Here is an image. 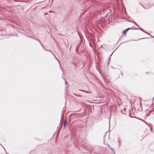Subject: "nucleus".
I'll return each mask as SVG.
<instances>
[{
  "instance_id": "f257e3e1",
  "label": "nucleus",
  "mask_w": 154,
  "mask_h": 154,
  "mask_svg": "<svg viewBox=\"0 0 154 154\" xmlns=\"http://www.w3.org/2000/svg\"><path fill=\"white\" fill-rule=\"evenodd\" d=\"M142 6L145 9H148L151 7L150 5L149 4H148V5H145V6H143V5H142Z\"/></svg>"
},
{
  "instance_id": "f03ea898",
  "label": "nucleus",
  "mask_w": 154,
  "mask_h": 154,
  "mask_svg": "<svg viewBox=\"0 0 154 154\" xmlns=\"http://www.w3.org/2000/svg\"><path fill=\"white\" fill-rule=\"evenodd\" d=\"M153 112V111H152V110H150V111H149V113H148L147 114H146V116H149L150 115V113H151L152 112Z\"/></svg>"
},
{
  "instance_id": "7ed1b4c3",
  "label": "nucleus",
  "mask_w": 154,
  "mask_h": 154,
  "mask_svg": "<svg viewBox=\"0 0 154 154\" xmlns=\"http://www.w3.org/2000/svg\"><path fill=\"white\" fill-rule=\"evenodd\" d=\"M128 31V29H125L123 31V34L124 35H125L126 32H127Z\"/></svg>"
},
{
  "instance_id": "20e7f679",
  "label": "nucleus",
  "mask_w": 154,
  "mask_h": 154,
  "mask_svg": "<svg viewBox=\"0 0 154 154\" xmlns=\"http://www.w3.org/2000/svg\"><path fill=\"white\" fill-rule=\"evenodd\" d=\"M55 58L57 60V61H58V63H59V64H60V66L61 67V65H60V61H59V60L58 59H57V58L55 57Z\"/></svg>"
},
{
  "instance_id": "39448f33",
  "label": "nucleus",
  "mask_w": 154,
  "mask_h": 154,
  "mask_svg": "<svg viewBox=\"0 0 154 154\" xmlns=\"http://www.w3.org/2000/svg\"><path fill=\"white\" fill-rule=\"evenodd\" d=\"M139 119L140 120H141L142 121H143V122H144L146 124H147V122H146V121H144V120H143V119Z\"/></svg>"
},
{
  "instance_id": "423d86ee",
  "label": "nucleus",
  "mask_w": 154,
  "mask_h": 154,
  "mask_svg": "<svg viewBox=\"0 0 154 154\" xmlns=\"http://www.w3.org/2000/svg\"><path fill=\"white\" fill-rule=\"evenodd\" d=\"M63 124L64 126L66 124V120H64L63 122Z\"/></svg>"
},
{
  "instance_id": "0eeeda50",
  "label": "nucleus",
  "mask_w": 154,
  "mask_h": 154,
  "mask_svg": "<svg viewBox=\"0 0 154 154\" xmlns=\"http://www.w3.org/2000/svg\"><path fill=\"white\" fill-rule=\"evenodd\" d=\"M133 22L137 26H139L133 20Z\"/></svg>"
},
{
  "instance_id": "6e6552de",
  "label": "nucleus",
  "mask_w": 154,
  "mask_h": 154,
  "mask_svg": "<svg viewBox=\"0 0 154 154\" xmlns=\"http://www.w3.org/2000/svg\"><path fill=\"white\" fill-rule=\"evenodd\" d=\"M149 126V127H150V126H151V125L150 124H148L147 123V124H146Z\"/></svg>"
},
{
  "instance_id": "1a4fd4ad",
  "label": "nucleus",
  "mask_w": 154,
  "mask_h": 154,
  "mask_svg": "<svg viewBox=\"0 0 154 154\" xmlns=\"http://www.w3.org/2000/svg\"><path fill=\"white\" fill-rule=\"evenodd\" d=\"M63 79H64V81H65V84H66V79H65V78H63Z\"/></svg>"
},
{
  "instance_id": "9d476101",
  "label": "nucleus",
  "mask_w": 154,
  "mask_h": 154,
  "mask_svg": "<svg viewBox=\"0 0 154 154\" xmlns=\"http://www.w3.org/2000/svg\"><path fill=\"white\" fill-rule=\"evenodd\" d=\"M111 149L112 150H113V152H114V154H115V151H114V149H113V148H111Z\"/></svg>"
},
{
  "instance_id": "9b49d317",
  "label": "nucleus",
  "mask_w": 154,
  "mask_h": 154,
  "mask_svg": "<svg viewBox=\"0 0 154 154\" xmlns=\"http://www.w3.org/2000/svg\"><path fill=\"white\" fill-rule=\"evenodd\" d=\"M141 31L144 32H145V31L142 29H141Z\"/></svg>"
},
{
  "instance_id": "f8f14e48",
  "label": "nucleus",
  "mask_w": 154,
  "mask_h": 154,
  "mask_svg": "<svg viewBox=\"0 0 154 154\" xmlns=\"http://www.w3.org/2000/svg\"><path fill=\"white\" fill-rule=\"evenodd\" d=\"M145 33H146V34H148V35H150V36H151V35H150L149 34L148 32H146V31H145Z\"/></svg>"
},
{
  "instance_id": "ddd939ff",
  "label": "nucleus",
  "mask_w": 154,
  "mask_h": 154,
  "mask_svg": "<svg viewBox=\"0 0 154 154\" xmlns=\"http://www.w3.org/2000/svg\"><path fill=\"white\" fill-rule=\"evenodd\" d=\"M110 126V121L109 120V128Z\"/></svg>"
},
{
  "instance_id": "4468645a",
  "label": "nucleus",
  "mask_w": 154,
  "mask_h": 154,
  "mask_svg": "<svg viewBox=\"0 0 154 154\" xmlns=\"http://www.w3.org/2000/svg\"><path fill=\"white\" fill-rule=\"evenodd\" d=\"M131 28H128L127 29H128V30L129 29H130Z\"/></svg>"
},
{
  "instance_id": "2eb2a0df",
  "label": "nucleus",
  "mask_w": 154,
  "mask_h": 154,
  "mask_svg": "<svg viewBox=\"0 0 154 154\" xmlns=\"http://www.w3.org/2000/svg\"><path fill=\"white\" fill-rule=\"evenodd\" d=\"M45 49V50L47 51H50V52H51V51H48V50H46V49Z\"/></svg>"
},
{
  "instance_id": "dca6fc26",
  "label": "nucleus",
  "mask_w": 154,
  "mask_h": 154,
  "mask_svg": "<svg viewBox=\"0 0 154 154\" xmlns=\"http://www.w3.org/2000/svg\"><path fill=\"white\" fill-rule=\"evenodd\" d=\"M141 29H142L141 28H140V29H139V28H137V29H140V30H141Z\"/></svg>"
},
{
  "instance_id": "f3484780",
  "label": "nucleus",
  "mask_w": 154,
  "mask_h": 154,
  "mask_svg": "<svg viewBox=\"0 0 154 154\" xmlns=\"http://www.w3.org/2000/svg\"><path fill=\"white\" fill-rule=\"evenodd\" d=\"M60 67V68H61V69H62V70L63 71V72H64L63 71V70L62 69V68H61V67Z\"/></svg>"
},
{
  "instance_id": "a211bd4d",
  "label": "nucleus",
  "mask_w": 154,
  "mask_h": 154,
  "mask_svg": "<svg viewBox=\"0 0 154 154\" xmlns=\"http://www.w3.org/2000/svg\"><path fill=\"white\" fill-rule=\"evenodd\" d=\"M60 67V68H61V69H62V70L63 71V72H64L63 71V70L62 69V68H61V67Z\"/></svg>"
},
{
  "instance_id": "6ab92c4d",
  "label": "nucleus",
  "mask_w": 154,
  "mask_h": 154,
  "mask_svg": "<svg viewBox=\"0 0 154 154\" xmlns=\"http://www.w3.org/2000/svg\"><path fill=\"white\" fill-rule=\"evenodd\" d=\"M121 75H123V73H122V72H121Z\"/></svg>"
},
{
  "instance_id": "aec40b11",
  "label": "nucleus",
  "mask_w": 154,
  "mask_h": 154,
  "mask_svg": "<svg viewBox=\"0 0 154 154\" xmlns=\"http://www.w3.org/2000/svg\"><path fill=\"white\" fill-rule=\"evenodd\" d=\"M37 40L39 41V42L41 44V43H40V42L39 41V40L38 39H37Z\"/></svg>"
},
{
  "instance_id": "412c9836",
  "label": "nucleus",
  "mask_w": 154,
  "mask_h": 154,
  "mask_svg": "<svg viewBox=\"0 0 154 154\" xmlns=\"http://www.w3.org/2000/svg\"><path fill=\"white\" fill-rule=\"evenodd\" d=\"M113 52H113L111 54V55H110V56H111L112 55V54L113 53Z\"/></svg>"
},
{
  "instance_id": "4be33fe9",
  "label": "nucleus",
  "mask_w": 154,
  "mask_h": 154,
  "mask_svg": "<svg viewBox=\"0 0 154 154\" xmlns=\"http://www.w3.org/2000/svg\"><path fill=\"white\" fill-rule=\"evenodd\" d=\"M140 106H141V105H141V102H140Z\"/></svg>"
},
{
  "instance_id": "5701e85b",
  "label": "nucleus",
  "mask_w": 154,
  "mask_h": 154,
  "mask_svg": "<svg viewBox=\"0 0 154 154\" xmlns=\"http://www.w3.org/2000/svg\"><path fill=\"white\" fill-rule=\"evenodd\" d=\"M74 65L75 66V63L74 64Z\"/></svg>"
},
{
  "instance_id": "b1692460",
  "label": "nucleus",
  "mask_w": 154,
  "mask_h": 154,
  "mask_svg": "<svg viewBox=\"0 0 154 154\" xmlns=\"http://www.w3.org/2000/svg\"><path fill=\"white\" fill-rule=\"evenodd\" d=\"M110 58L109 57V60Z\"/></svg>"
},
{
  "instance_id": "393cba45",
  "label": "nucleus",
  "mask_w": 154,
  "mask_h": 154,
  "mask_svg": "<svg viewBox=\"0 0 154 154\" xmlns=\"http://www.w3.org/2000/svg\"><path fill=\"white\" fill-rule=\"evenodd\" d=\"M81 91H82V90H80Z\"/></svg>"
},
{
  "instance_id": "a878e982",
  "label": "nucleus",
  "mask_w": 154,
  "mask_h": 154,
  "mask_svg": "<svg viewBox=\"0 0 154 154\" xmlns=\"http://www.w3.org/2000/svg\"><path fill=\"white\" fill-rule=\"evenodd\" d=\"M107 132H106V133H105V134H106V133H107Z\"/></svg>"
}]
</instances>
